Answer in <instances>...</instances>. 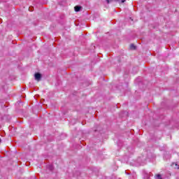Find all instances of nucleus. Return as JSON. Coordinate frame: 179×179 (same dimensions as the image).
Returning <instances> with one entry per match:
<instances>
[{
  "mask_svg": "<svg viewBox=\"0 0 179 179\" xmlns=\"http://www.w3.org/2000/svg\"><path fill=\"white\" fill-rule=\"evenodd\" d=\"M34 76H35V80L40 82V80H41V74L40 73H36Z\"/></svg>",
  "mask_w": 179,
  "mask_h": 179,
  "instance_id": "obj_1",
  "label": "nucleus"
},
{
  "mask_svg": "<svg viewBox=\"0 0 179 179\" xmlns=\"http://www.w3.org/2000/svg\"><path fill=\"white\" fill-rule=\"evenodd\" d=\"M74 9H75V11H76V12H80V9H82V7H81V6H75V7H74Z\"/></svg>",
  "mask_w": 179,
  "mask_h": 179,
  "instance_id": "obj_2",
  "label": "nucleus"
},
{
  "mask_svg": "<svg viewBox=\"0 0 179 179\" xmlns=\"http://www.w3.org/2000/svg\"><path fill=\"white\" fill-rule=\"evenodd\" d=\"M107 3H110V2H120L121 0H106Z\"/></svg>",
  "mask_w": 179,
  "mask_h": 179,
  "instance_id": "obj_3",
  "label": "nucleus"
},
{
  "mask_svg": "<svg viewBox=\"0 0 179 179\" xmlns=\"http://www.w3.org/2000/svg\"><path fill=\"white\" fill-rule=\"evenodd\" d=\"M155 179H162V176L160 174L157 175Z\"/></svg>",
  "mask_w": 179,
  "mask_h": 179,
  "instance_id": "obj_4",
  "label": "nucleus"
},
{
  "mask_svg": "<svg viewBox=\"0 0 179 179\" xmlns=\"http://www.w3.org/2000/svg\"><path fill=\"white\" fill-rule=\"evenodd\" d=\"M130 48H131V50H135L136 47L134 45V44H131V45H130Z\"/></svg>",
  "mask_w": 179,
  "mask_h": 179,
  "instance_id": "obj_5",
  "label": "nucleus"
},
{
  "mask_svg": "<svg viewBox=\"0 0 179 179\" xmlns=\"http://www.w3.org/2000/svg\"><path fill=\"white\" fill-rule=\"evenodd\" d=\"M49 169H50V170H52V169H53L52 166V165L49 166Z\"/></svg>",
  "mask_w": 179,
  "mask_h": 179,
  "instance_id": "obj_6",
  "label": "nucleus"
},
{
  "mask_svg": "<svg viewBox=\"0 0 179 179\" xmlns=\"http://www.w3.org/2000/svg\"><path fill=\"white\" fill-rule=\"evenodd\" d=\"M125 2V0H121V3H124Z\"/></svg>",
  "mask_w": 179,
  "mask_h": 179,
  "instance_id": "obj_7",
  "label": "nucleus"
},
{
  "mask_svg": "<svg viewBox=\"0 0 179 179\" xmlns=\"http://www.w3.org/2000/svg\"><path fill=\"white\" fill-rule=\"evenodd\" d=\"M175 165L177 166V164H176Z\"/></svg>",
  "mask_w": 179,
  "mask_h": 179,
  "instance_id": "obj_8",
  "label": "nucleus"
},
{
  "mask_svg": "<svg viewBox=\"0 0 179 179\" xmlns=\"http://www.w3.org/2000/svg\"><path fill=\"white\" fill-rule=\"evenodd\" d=\"M0 142H1V138H0Z\"/></svg>",
  "mask_w": 179,
  "mask_h": 179,
  "instance_id": "obj_9",
  "label": "nucleus"
}]
</instances>
